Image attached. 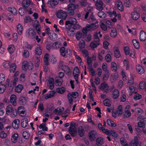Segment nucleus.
<instances>
[{
	"mask_svg": "<svg viewBox=\"0 0 146 146\" xmlns=\"http://www.w3.org/2000/svg\"><path fill=\"white\" fill-rule=\"evenodd\" d=\"M100 33L101 32L100 31H98L95 33L94 37L96 40L95 41L91 42L90 44V47L92 49H94L96 48L100 45V39L98 37V35H99L101 37L102 36Z\"/></svg>",
	"mask_w": 146,
	"mask_h": 146,
	"instance_id": "nucleus-1",
	"label": "nucleus"
},
{
	"mask_svg": "<svg viewBox=\"0 0 146 146\" xmlns=\"http://www.w3.org/2000/svg\"><path fill=\"white\" fill-rule=\"evenodd\" d=\"M5 110L6 114L10 115L11 117H15L17 115V110L14 108L11 105H9L7 106Z\"/></svg>",
	"mask_w": 146,
	"mask_h": 146,
	"instance_id": "nucleus-2",
	"label": "nucleus"
},
{
	"mask_svg": "<svg viewBox=\"0 0 146 146\" xmlns=\"http://www.w3.org/2000/svg\"><path fill=\"white\" fill-rule=\"evenodd\" d=\"M98 21H96L95 23H92L90 24H87L86 27H84L82 31L84 33H86L87 31L89 30H94L97 28L99 25L97 24Z\"/></svg>",
	"mask_w": 146,
	"mask_h": 146,
	"instance_id": "nucleus-3",
	"label": "nucleus"
},
{
	"mask_svg": "<svg viewBox=\"0 0 146 146\" xmlns=\"http://www.w3.org/2000/svg\"><path fill=\"white\" fill-rule=\"evenodd\" d=\"M77 22L76 19L73 17H71L68 20L66 21L65 27L67 29H71L72 26L74 25L77 23Z\"/></svg>",
	"mask_w": 146,
	"mask_h": 146,
	"instance_id": "nucleus-4",
	"label": "nucleus"
},
{
	"mask_svg": "<svg viewBox=\"0 0 146 146\" xmlns=\"http://www.w3.org/2000/svg\"><path fill=\"white\" fill-rule=\"evenodd\" d=\"M79 6L78 5H74L70 4L68 5L67 8H65V10L68 12V13L70 15H73L74 14V10L78 8Z\"/></svg>",
	"mask_w": 146,
	"mask_h": 146,
	"instance_id": "nucleus-5",
	"label": "nucleus"
},
{
	"mask_svg": "<svg viewBox=\"0 0 146 146\" xmlns=\"http://www.w3.org/2000/svg\"><path fill=\"white\" fill-rule=\"evenodd\" d=\"M76 124L74 123H72L69 128V132L72 137H75L77 135V130L75 127Z\"/></svg>",
	"mask_w": 146,
	"mask_h": 146,
	"instance_id": "nucleus-6",
	"label": "nucleus"
},
{
	"mask_svg": "<svg viewBox=\"0 0 146 146\" xmlns=\"http://www.w3.org/2000/svg\"><path fill=\"white\" fill-rule=\"evenodd\" d=\"M131 18L135 21L138 20L140 17V13L137 11L136 9H134L131 13Z\"/></svg>",
	"mask_w": 146,
	"mask_h": 146,
	"instance_id": "nucleus-7",
	"label": "nucleus"
},
{
	"mask_svg": "<svg viewBox=\"0 0 146 146\" xmlns=\"http://www.w3.org/2000/svg\"><path fill=\"white\" fill-rule=\"evenodd\" d=\"M36 32L33 29H30L27 31L26 36L27 37L34 39L36 35Z\"/></svg>",
	"mask_w": 146,
	"mask_h": 146,
	"instance_id": "nucleus-8",
	"label": "nucleus"
},
{
	"mask_svg": "<svg viewBox=\"0 0 146 146\" xmlns=\"http://www.w3.org/2000/svg\"><path fill=\"white\" fill-rule=\"evenodd\" d=\"M56 16L59 19H65L67 17V13L65 11L61 10L57 12Z\"/></svg>",
	"mask_w": 146,
	"mask_h": 146,
	"instance_id": "nucleus-9",
	"label": "nucleus"
},
{
	"mask_svg": "<svg viewBox=\"0 0 146 146\" xmlns=\"http://www.w3.org/2000/svg\"><path fill=\"white\" fill-rule=\"evenodd\" d=\"M33 66L31 64V66H29L28 62L27 61L23 60L22 63V68L23 70L26 71L28 68L29 69H32Z\"/></svg>",
	"mask_w": 146,
	"mask_h": 146,
	"instance_id": "nucleus-10",
	"label": "nucleus"
},
{
	"mask_svg": "<svg viewBox=\"0 0 146 146\" xmlns=\"http://www.w3.org/2000/svg\"><path fill=\"white\" fill-rule=\"evenodd\" d=\"M93 9V8L91 7H88L87 9L85 10L82 13V16L84 17L85 19H87L88 17V15L90 13H92L91 11Z\"/></svg>",
	"mask_w": 146,
	"mask_h": 146,
	"instance_id": "nucleus-11",
	"label": "nucleus"
},
{
	"mask_svg": "<svg viewBox=\"0 0 146 146\" xmlns=\"http://www.w3.org/2000/svg\"><path fill=\"white\" fill-rule=\"evenodd\" d=\"M99 88L104 92H107L109 90V86L106 82H104L100 85Z\"/></svg>",
	"mask_w": 146,
	"mask_h": 146,
	"instance_id": "nucleus-12",
	"label": "nucleus"
},
{
	"mask_svg": "<svg viewBox=\"0 0 146 146\" xmlns=\"http://www.w3.org/2000/svg\"><path fill=\"white\" fill-rule=\"evenodd\" d=\"M17 111L18 113L20 116L24 117L26 115V110L23 107L20 106L18 107Z\"/></svg>",
	"mask_w": 146,
	"mask_h": 146,
	"instance_id": "nucleus-13",
	"label": "nucleus"
},
{
	"mask_svg": "<svg viewBox=\"0 0 146 146\" xmlns=\"http://www.w3.org/2000/svg\"><path fill=\"white\" fill-rule=\"evenodd\" d=\"M103 3L101 1H96V2L95 5L96 9L99 11H102L103 9Z\"/></svg>",
	"mask_w": 146,
	"mask_h": 146,
	"instance_id": "nucleus-14",
	"label": "nucleus"
},
{
	"mask_svg": "<svg viewBox=\"0 0 146 146\" xmlns=\"http://www.w3.org/2000/svg\"><path fill=\"white\" fill-rule=\"evenodd\" d=\"M56 93V91L54 90L51 91L44 95L43 96L45 99H47L53 97Z\"/></svg>",
	"mask_w": 146,
	"mask_h": 146,
	"instance_id": "nucleus-15",
	"label": "nucleus"
},
{
	"mask_svg": "<svg viewBox=\"0 0 146 146\" xmlns=\"http://www.w3.org/2000/svg\"><path fill=\"white\" fill-rule=\"evenodd\" d=\"M139 140L137 137L135 136L129 143L130 146H137L139 144Z\"/></svg>",
	"mask_w": 146,
	"mask_h": 146,
	"instance_id": "nucleus-16",
	"label": "nucleus"
},
{
	"mask_svg": "<svg viewBox=\"0 0 146 146\" xmlns=\"http://www.w3.org/2000/svg\"><path fill=\"white\" fill-rule=\"evenodd\" d=\"M19 136L18 134L17 133H14L12 135L11 138V141L12 143L15 144L17 142Z\"/></svg>",
	"mask_w": 146,
	"mask_h": 146,
	"instance_id": "nucleus-17",
	"label": "nucleus"
},
{
	"mask_svg": "<svg viewBox=\"0 0 146 146\" xmlns=\"http://www.w3.org/2000/svg\"><path fill=\"white\" fill-rule=\"evenodd\" d=\"M108 13L109 16L111 17H117V18L119 20H121V18L120 15H117L115 11H113L112 12L111 11H109L108 12Z\"/></svg>",
	"mask_w": 146,
	"mask_h": 146,
	"instance_id": "nucleus-18",
	"label": "nucleus"
},
{
	"mask_svg": "<svg viewBox=\"0 0 146 146\" xmlns=\"http://www.w3.org/2000/svg\"><path fill=\"white\" fill-rule=\"evenodd\" d=\"M47 86L50 89H53L54 87V79L52 78H50L48 80Z\"/></svg>",
	"mask_w": 146,
	"mask_h": 146,
	"instance_id": "nucleus-19",
	"label": "nucleus"
},
{
	"mask_svg": "<svg viewBox=\"0 0 146 146\" xmlns=\"http://www.w3.org/2000/svg\"><path fill=\"white\" fill-rule=\"evenodd\" d=\"M17 99L16 96L14 94H12L10 97V102L14 106H16L17 105Z\"/></svg>",
	"mask_w": 146,
	"mask_h": 146,
	"instance_id": "nucleus-20",
	"label": "nucleus"
},
{
	"mask_svg": "<svg viewBox=\"0 0 146 146\" xmlns=\"http://www.w3.org/2000/svg\"><path fill=\"white\" fill-rule=\"evenodd\" d=\"M96 132L94 131H91L89 134V137L91 141H94L96 139Z\"/></svg>",
	"mask_w": 146,
	"mask_h": 146,
	"instance_id": "nucleus-21",
	"label": "nucleus"
},
{
	"mask_svg": "<svg viewBox=\"0 0 146 146\" xmlns=\"http://www.w3.org/2000/svg\"><path fill=\"white\" fill-rule=\"evenodd\" d=\"M113 50L115 57L117 58H120L121 54L118 47L115 46L113 48Z\"/></svg>",
	"mask_w": 146,
	"mask_h": 146,
	"instance_id": "nucleus-22",
	"label": "nucleus"
},
{
	"mask_svg": "<svg viewBox=\"0 0 146 146\" xmlns=\"http://www.w3.org/2000/svg\"><path fill=\"white\" fill-rule=\"evenodd\" d=\"M139 39L141 41L146 40V33L144 31H141L139 33Z\"/></svg>",
	"mask_w": 146,
	"mask_h": 146,
	"instance_id": "nucleus-23",
	"label": "nucleus"
},
{
	"mask_svg": "<svg viewBox=\"0 0 146 146\" xmlns=\"http://www.w3.org/2000/svg\"><path fill=\"white\" fill-rule=\"evenodd\" d=\"M7 10L14 15H16L17 14V9L14 7L13 6H10L8 7Z\"/></svg>",
	"mask_w": 146,
	"mask_h": 146,
	"instance_id": "nucleus-24",
	"label": "nucleus"
},
{
	"mask_svg": "<svg viewBox=\"0 0 146 146\" xmlns=\"http://www.w3.org/2000/svg\"><path fill=\"white\" fill-rule=\"evenodd\" d=\"M115 5L118 9L121 11L123 10V7L122 2L120 0H117L115 2Z\"/></svg>",
	"mask_w": 146,
	"mask_h": 146,
	"instance_id": "nucleus-25",
	"label": "nucleus"
},
{
	"mask_svg": "<svg viewBox=\"0 0 146 146\" xmlns=\"http://www.w3.org/2000/svg\"><path fill=\"white\" fill-rule=\"evenodd\" d=\"M136 69L138 73L141 74H143L145 72L143 67L139 64L136 65Z\"/></svg>",
	"mask_w": 146,
	"mask_h": 146,
	"instance_id": "nucleus-26",
	"label": "nucleus"
},
{
	"mask_svg": "<svg viewBox=\"0 0 146 146\" xmlns=\"http://www.w3.org/2000/svg\"><path fill=\"white\" fill-rule=\"evenodd\" d=\"M107 123L108 125L111 127H115L117 125L116 123L110 119H108L107 120Z\"/></svg>",
	"mask_w": 146,
	"mask_h": 146,
	"instance_id": "nucleus-27",
	"label": "nucleus"
},
{
	"mask_svg": "<svg viewBox=\"0 0 146 146\" xmlns=\"http://www.w3.org/2000/svg\"><path fill=\"white\" fill-rule=\"evenodd\" d=\"M20 122L19 120L18 119H15L12 123V126L15 129H17L19 127V125Z\"/></svg>",
	"mask_w": 146,
	"mask_h": 146,
	"instance_id": "nucleus-28",
	"label": "nucleus"
},
{
	"mask_svg": "<svg viewBox=\"0 0 146 146\" xmlns=\"http://www.w3.org/2000/svg\"><path fill=\"white\" fill-rule=\"evenodd\" d=\"M117 35V32L116 28L115 27L112 28L111 31L110 35L113 38H115Z\"/></svg>",
	"mask_w": 146,
	"mask_h": 146,
	"instance_id": "nucleus-29",
	"label": "nucleus"
},
{
	"mask_svg": "<svg viewBox=\"0 0 146 146\" xmlns=\"http://www.w3.org/2000/svg\"><path fill=\"white\" fill-rule=\"evenodd\" d=\"M31 3V0H23L22 4L23 6L25 7H27Z\"/></svg>",
	"mask_w": 146,
	"mask_h": 146,
	"instance_id": "nucleus-30",
	"label": "nucleus"
},
{
	"mask_svg": "<svg viewBox=\"0 0 146 146\" xmlns=\"http://www.w3.org/2000/svg\"><path fill=\"white\" fill-rule=\"evenodd\" d=\"M15 49V47L13 44H10L9 45L7 48L8 51L10 54L13 53Z\"/></svg>",
	"mask_w": 146,
	"mask_h": 146,
	"instance_id": "nucleus-31",
	"label": "nucleus"
},
{
	"mask_svg": "<svg viewBox=\"0 0 146 146\" xmlns=\"http://www.w3.org/2000/svg\"><path fill=\"white\" fill-rule=\"evenodd\" d=\"M118 65H117L115 62H112L111 63V68L113 72H115L117 70Z\"/></svg>",
	"mask_w": 146,
	"mask_h": 146,
	"instance_id": "nucleus-32",
	"label": "nucleus"
},
{
	"mask_svg": "<svg viewBox=\"0 0 146 146\" xmlns=\"http://www.w3.org/2000/svg\"><path fill=\"white\" fill-rule=\"evenodd\" d=\"M119 75L117 72L111 75V81L112 82H113L117 80L118 78Z\"/></svg>",
	"mask_w": 146,
	"mask_h": 146,
	"instance_id": "nucleus-33",
	"label": "nucleus"
},
{
	"mask_svg": "<svg viewBox=\"0 0 146 146\" xmlns=\"http://www.w3.org/2000/svg\"><path fill=\"white\" fill-rule=\"evenodd\" d=\"M23 28L22 25L19 23L17 26V30L18 34L19 35H21L22 33Z\"/></svg>",
	"mask_w": 146,
	"mask_h": 146,
	"instance_id": "nucleus-34",
	"label": "nucleus"
},
{
	"mask_svg": "<svg viewBox=\"0 0 146 146\" xmlns=\"http://www.w3.org/2000/svg\"><path fill=\"white\" fill-rule=\"evenodd\" d=\"M28 124V119L26 118H24L21 120V125L23 128L27 127Z\"/></svg>",
	"mask_w": 146,
	"mask_h": 146,
	"instance_id": "nucleus-35",
	"label": "nucleus"
},
{
	"mask_svg": "<svg viewBox=\"0 0 146 146\" xmlns=\"http://www.w3.org/2000/svg\"><path fill=\"white\" fill-rule=\"evenodd\" d=\"M78 133L80 137L83 136L84 134V131L82 126H79L78 129Z\"/></svg>",
	"mask_w": 146,
	"mask_h": 146,
	"instance_id": "nucleus-36",
	"label": "nucleus"
},
{
	"mask_svg": "<svg viewBox=\"0 0 146 146\" xmlns=\"http://www.w3.org/2000/svg\"><path fill=\"white\" fill-rule=\"evenodd\" d=\"M23 86L21 84H19L15 88V91L17 93L21 92L23 89Z\"/></svg>",
	"mask_w": 146,
	"mask_h": 146,
	"instance_id": "nucleus-37",
	"label": "nucleus"
},
{
	"mask_svg": "<svg viewBox=\"0 0 146 146\" xmlns=\"http://www.w3.org/2000/svg\"><path fill=\"white\" fill-rule=\"evenodd\" d=\"M35 53L38 55H40L42 54V51L40 46H38L35 48Z\"/></svg>",
	"mask_w": 146,
	"mask_h": 146,
	"instance_id": "nucleus-38",
	"label": "nucleus"
},
{
	"mask_svg": "<svg viewBox=\"0 0 146 146\" xmlns=\"http://www.w3.org/2000/svg\"><path fill=\"white\" fill-rule=\"evenodd\" d=\"M64 110V108L62 107L58 108L56 109L54 111V113L57 115L61 114Z\"/></svg>",
	"mask_w": 146,
	"mask_h": 146,
	"instance_id": "nucleus-39",
	"label": "nucleus"
},
{
	"mask_svg": "<svg viewBox=\"0 0 146 146\" xmlns=\"http://www.w3.org/2000/svg\"><path fill=\"white\" fill-rule=\"evenodd\" d=\"M104 143L103 139L101 137H98L96 140V144L98 146H100Z\"/></svg>",
	"mask_w": 146,
	"mask_h": 146,
	"instance_id": "nucleus-40",
	"label": "nucleus"
},
{
	"mask_svg": "<svg viewBox=\"0 0 146 146\" xmlns=\"http://www.w3.org/2000/svg\"><path fill=\"white\" fill-rule=\"evenodd\" d=\"M61 68L66 73H69L70 72V70L68 67L65 64L62 65L61 67Z\"/></svg>",
	"mask_w": 146,
	"mask_h": 146,
	"instance_id": "nucleus-41",
	"label": "nucleus"
},
{
	"mask_svg": "<svg viewBox=\"0 0 146 146\" xmlns=\"http://www.w3.org/2000/svg\"><path fill=\"white\" fill-rule=\"evenodd\" d=\"M132 43L135 48L138 49L139 48V41L136 39H133L132 40Z\"/></svg>",
	"mask_w": 146,
	"mask_h": 146,
	"instance_id": "nucleus-42",
	"label": "nucleus"
},
{
	"mask_svg": "<svg viewBox=\"0 0 146 146\" xmlns=\"http://www.w3.org/2000/svg\"><path fill=\"white\" fill-rule=\"evenodd\" d=\"M131 115V113L130 111H124L123 113V117L125 118H128L130 117Z\"/></svg>",
	"mask_w": 146,
	"mask_h": 146,
	"instance_id": "nucleus-43",
	"label": "nucleus"
},
{
	"mask_svg": "<svg viewBox=\"0 0 146 146\" xmlns=\"http://www.w3.org/2000/svg\"><path fill=\"white\" fill-rule=\"evenodd\" d=\"M41 61L40 57H36L35 59V63L36 67H38L40 62Z\"/></svg>",
	"mask_w": 146,
	"mask_h": 146,
	"instance_id": "nucleus-44",
	"label": "nucleus"
},
{
	"mask_svg": "<svg viewBox=\"0 0 146 146\" xmlns=\"http://www.w3.org/2000/svg\"><path fill=\"white\" fill-rule=\"evenodd\" d=\"M105 53L104 50H102L98 54V58L99 60L100 61H102L103 59V55Z\"/></svg>",
	"mask_w": 146,
	"mask_h": 146,
	"instance_id": "nucleus-45",
	"label": "nucleus"
},
{
	"mask_svg": "<svg viewBox=\"0 0 146 146\" xmlns=\"http://www.w3.org/2000/svg\"><path fill=\"white\" fill-rule=\"evenodd\" d=\"M79 73V69L78 67H75L74 70L73 74L74 77H78Z\"/></svg>",
	"mask_w": 146,
	"mask_h": 146,
	"instance_id": "nucleus-46",
	"label": "nucleus"
},
{
	"mask_svg": "<svg viewBox=\"0 0 146 146\" xmlns=\"http://www.w3.org/2000/svg\"><path fill=\"white\" fill-rule=\"evenodd\" d=\"M10 72L13 73L15 71L16 68V65L15 63L12 64L11 66H10Z\"/></svg>",
	"mask_w": 146,
	"mask_h": 146,
	"instance_id": "nucleus-47",
	"label": "nucleus"
},
{
	"mask_svg": "<svg viewBox=\"0 0 146 146\" xmlns=\"http://www.w3.org/2000/svg\"><path fill=\"white\" fill-rule=\"evenodd\" d=\"M139 87L141 89L146 90V82L143 81L140 82L139 84Z\"/></svg>",
	"mask_w": 146,
	"mask_h": 146,
	"instance_id": "nucleus-48",
	"label": "nucleus"
},
{
	"mask_svg": "<svg viewBox=\"0 0 146 146\" xmlns=\"http://www.w3.org/2000/svg\"><path fill=\"white\" fill-rule=\"evenodd\" d=\"M119 91L117 90H115L113 92L112 96L114 99H116L119 96Z\"/></svg>",
	"mask_w": 146,
	"mask_h": 146,
	"instance_id": "nucleus-49",
	"label": "nucleus"
},
{
	"mask_svg": "<svg viewBox=\"0 0 146 146\" xmlns=\"http://www.w3.org/2000/svg\"><path fill=\"white\" fill-rule=\"evenodd\" d=\"M49 56V54H48L46 53L44 55V63L46 65H47L49 64L48 62Z\"/></svg>",
	"mask_w": 146,
	"mask_h": 146,
	"instance_id": "nucleus-50",
	"label": "nucleus"
},
{
	"mask_svg": "<svg viewBox=\"0 0 146 146\" xmlns=\"http://www.w3.org/2000/svg\"><path fill=\"white\" fill-rule=\"evenodd\" d=\"M10 62L9 61H5L3 63V66L4 68H8L10 66Z\"/></svg>",
	"mask_w": 146,
	"mask_h": 146,
	"instance_id": "nucleus-51",
	"label": "nucleus"
},
{
	"mask_svg": "<svg viewBox=\"0 0 146 146\" xmlns=\"http://www.w3.org/2000/svg\"><path fill=\"white\" fill-rule=\"evenodd\" d=\"M129 94L130 96L132 95L135 91V88L133 86H130L128 90Z\"/></svg>",
	"mask_w": 146,
	"mask_h": 146,
	"instance_id": "nucleus-52",
	"label": "nucleus"
},
{
	"mask_svg": "<svg viewBox=\"0 0 146 146\" xmlns=\"http://www.w3.org/2000/svg\"><path fill=\"white\" fill-rule=\"evenodd\" d=\"M22 135L23 137L26 139H28L30 135L29 133L27 131L23 132Z\"/></svg>",
	"mask_w": 146,
	"mask_h": 146,
	"instance_id": "nucleus-53",
	"label": "nucleus"
},
{
	"mask_svg": "<svg viewBox=\"0 0 146 146\" xmlns=\"http://www.w3.org/2000/svg\"><path fill=\"white\" fill-rule=\"evenodd\" d=\"M78 46L80 49L84 48L85 46V42L83 40H81L79 42Z\"/></svg>",
	"mask_w": 146,
	"mask_h": 146,
	"instance_id": "nucleus-54",
	"label": "nucleus"
},
{
	"mask_svg": "<svg viewBox=\"0 0 146 146\" xmlns=\"http://www.w3.org/2000/svg\"><path fill=\"white\" fill-rule=\"evenodd\" d=\"M116 112L118 115H121L122 114L123 111L122 106L120 105L119 106L117 109Z\"/></svg>",
	"mask_w": 146,
	"mask_h": 146,
	"instance_id": "nucleus-55",
	"label": "nucleus"
},
{
	"mask_svg": "<svg viewBox=\"0 0 146 146\" xmlns=\"http://www.w3.org/2000/svg\"><path fill=\"white\" fill-rule=\"evenodd\" d=\"M128 31L129 33H130L131 35H135L137 33L135 29L132 28L131 29H128Z\"/></svg>",
	"mask_w": 146,
	"mask_h": 146,
	"instance_id": "nucleus-56",
	"label": "nucleus"
},
{
	"mask_svg": "<svg viewBox=\"0 0 146 146\" xmlns=\"http://www.w3.org/2000/svg\"><path fill=\"white\" fill-rule=\"evenodd\" d=\"M58 2V0H50L48 1V3H49L51 6H53L57 5Z\"/></svg>",
	"mask_w": 146,
	"mask_h": 146,
	"instance_id": "nucleus-57",
	"label": "nucleus"
},
{
	"mask_svg": "<svg viewBox=\"0 0 146 146\" xmlns=\"http://www.w3.org/2000/svg\"><path fill=\"white\" fill-rule=\"evenodd\" d=\"M101 130H102V132L105 133L106 134L109 135H111V130H108L104 127Z\"/></svg>",
	"mask_w": 146,
	"mask_h": 146,
	"instance_id": "nucleus-58",
	"label": "nucleus"
},
{
	"mask_svg": "<svg viewBox=\"0 0 146 146\" xmlns=\"http://www.w3.org/2000/svg\"><path fill=\"white\" fill-rule=\"evenodd\" d=\"M65 89L64 87L58 88L56 89V92L62 94L65 91Z\"/></svg>",
	"mask_w": 146,
	"mask_h": 146,
	"instance_id": "nucleus-59",
	"label": "nucleus"
},
{
	"mask_svg": "<svg viewBox=\"0 0 146 146\" xmlns=\"http://www.w3.org/2000/svg\"><path fill=\"white\" fill-rule=\"evenodd\" d=\"M18 80V78L17 77H15V78L13 81V82H11L10 87L12 89H13L14 86L15 85L16 83Z\"/></svg>",
	"mask_w": 146,
	"mask_h": 146,
	"instance_id": "nucleus-60",
	"label": "nucleus"
},
{
	"mask_svg": "<svg viewBox=\"0 0 146 146\" xmlns=\"http://www.w3.org/2000/svg\"><path fill=\"white\" fill-rule=\"evenodd\" d=\"M111 100L110 99H106L103 101V104L105 106H109L111 105Z\"/></svg>",
	"mask_w": 146,
	"mask_h": 146,
	"instance_id": "nucleus-61",
	"label": "nucleus"
},
{
	"mask_svg": "<svg viewBox=\"0 0 146 146\" xmlns=\"http://www.w3.org/2000/svg\"><path fill=\"white\" fill-rule=\"evenodd\" d=\"M105 59L107 62H110L111 60V55L109 54H107L105 57Z\"/></svg>",
	"mask_w": 146,
	"mask_h": 146,
	"instance_id": "nucleus-62",
	"label": "nucleus"
},
{
	"mask_svg": "<svg viewBox=\"0 0 146 146\" xmlns=\"http://www.w3.org/2000/svg\"><path fill=\"white\" fill-rule=\"evenodd\" d=\"M39 128L44 131H46L48 130L47 127L46 126V124L44 123L41 124L40 125Z\"/></svg>",
	"mask_w": 146,
	"mask_h": 146,
	"instance_id": "nucleus-63",
	"label": "nucleus"
},
{
	"mask_svg": "<svg viewBox=\"0 0 146 146\" xmlns=\"http://www.w3.org/2000/svg\"><path fill=\"white\" fill-rule=\"evenodd\" d=\"M98 15L101 18H104L106 17V14L103 11H100L98 13Z\"/></svg>",
	"mask_w": 146,
	"mask_h": 146,
	"instance_id": "nucleus-64",
	"label": "nucleus"
}]
</instances>
